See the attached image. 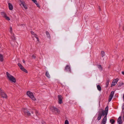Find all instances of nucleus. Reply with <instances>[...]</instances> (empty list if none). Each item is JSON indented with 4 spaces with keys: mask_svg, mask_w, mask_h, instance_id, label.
<instances>
[{
    "mask_svg": "<svg viewBox=\"0 0 124 124\" xmlns=\"http://www.w3.org/2000/svg\"><path fill=\"white\" fill-rule=\"evenodd\" d=\"M6 75L8 79L10 81L14 83L16 82L15 78L13 76L10 75L8 72H6Z\"/></svg>",
    "mask_w": 124,
    "mask_h": 124,
    "instance_id": "nucleus-1",
    "label": "nucleus"
},
{
    "mask_svg": "<svg viewBox=\"0 0 124 124\" xmlns=\"http://www.w3.org/2000/svg\"><path fill=\"white\" fill-rule=\"evenodd\" d=\"M27 94L28 96L32 100L35 101L36 100V98L34 97L32 93L30 91H28L27 93Z\"/></svg>",
    "mask_w": 124,
    "mask_h": 124,
    "instance_id": "nucleus-2",
    "label": "nucleus"
},
{
    "mask_svg": "<svg viewBox=\"0 0 124 124\" xmlns=\"http://www.w3.org/2000/svg\"><path fill=\"white\" fill-rule=\"evenodd\" d=\"M52 111L56 114H59L60 112L59 110L54 107H52L51 108Z\"/></svg>",
    "mask_w": 124,
    "mask_h": 124,
    "instance_id": "nucleus-3",
    "label": "nucleus"
},
{
    "mask_svg": "<svg viewBox=\"0 0 124 124\" xmlns=\"http://www.w3.org/2000/svg\"><path fill=\"white\" fill-rule=\"evenodd\" d=\"M0 95L3 98H7V95L3 90H1V88H0Z\"/></svg>",
    "mask_w": 124,
    "mask_h": 124,
    "instance_id": "nucleus-4",
    "label": "nucleus"
},
{
    "mask_svg": "<svg viewBox=\"0 0 124 124\" xmlns=\"http://www.w3.org/2000/svg\"><path fill=\"white\" fill-rule=\"evenodd\" d=\"M23 111L24 112L25 115L27 116L31 115V114L26 109H23Z\"/></svg>",
    "mask_w": 124,
    "mask_h": 124,
    "instance_id": "nucleus-5",
    "label": "nucleus"
},
{
    "mask_svg": "<svg viewBox=\"0 0 124 124\" xmlns=\"http://www.w3.org/2000/svg\"><path fill=\"white\" fill-rule=\"evenodd\" d=\"M18 66L21 69V70L27 73H28V71L27 70L23 68L22 65L20 63H18Z\"/></svg>",
    "mask_w": 124,
    "mask_h": 124,
    "instance_id": "nucleus-6",
    "label": "nucleus"
},
{
    "mask_svg": "<svg viewBox=\"0 0 124 124\" xmlns=\"http://www.w3.org/2000/svg\"><path fill=\"white\" fill-rule=\"evenodd\" d=\"M65 71L66 72H69L71 73V69L70 66L69 65H67L65 67Z\"/></svg>",
    "mask_w": 124,
    "mask_h": 124,
    "instance_id": "nucleus-7",
    "label": "nucleus"
},
{
    "mask_svg": "<svg viewBox=\"0 0 124 124\" xmlns=\"http://www.w3.org/2000/svg\"><path fill=\"white\" fill-rule=\"evenodd\" d=\"M58 103L60 104L62 103V97L61 95H59L58 96Z\"/></svg>",
    "mask_w": 124,
    "mask_h": 124,
    "instance_id": "nucleus-8",
    "label": "nucleus"
},
{
    "mask_svg": "<svg viewBox=\"0 0 124 124\" xmlns=\"http://www.w3.org/2000/svg\"><path fill=\"white\" fill-rule=\"evenodd\" d=\"M118 80V78H116L113 80L111 85V87L115 86Z\"/></svg>",
    "mask_w": 124,
    "mask_h": 124,
    "instance_id": "nucleus-9",
    "label": "nucleus"
},
{
    "mask_svg": "<svg viewBox=\"0 0 124 124\" xmlns=\"http://www.w3.org/2000/svg\"><path fill=\"white\" fill-rule=\"evenodd\" d=\"M114 91H112L111 92L109 96V98L108 100V101L109 102H110L111 100L112 97H113L114 94Z\"/></svg>",
    "mask_w": 124,
    "mask_h": 124,
    "instance_id": "nucleus-10",
    "label": "nucleus"
},
{
    "mask_svg": "<svg viewBox=\"0 0 124 124\" xmlns=\"http://www.w3.org/2000/svg\"><path fill=\"white\" fill-rule=\"evenodd\" d=\"M20 2L21 3L20 4V5L21 6V5H22L25 9H27V7L25 3L23 1H21Z\"/></svg>",
    "mask_w": 124,
    "mask_h": 124,
    "instance_id": "nucleus-11",
    "label": "nucleus"
},
{
    "mask_svg": "<svg viewBox=\"0 0 124 124\" xmlns=\"http://www.w3.org/2000/svg\"><path fill=\"white\" fill-rule=\"evenodd\" d=\"M107 116H105L102 121L101 124H105L107 121Z\"/></svg>",
    "mask_w": 124,
    "mask_h": 124,
    "instance_id": "nucleus-12",
    "label": "nucleus"
},
{
    "mask_svg": "<svg viewBox=\"0 0 124 124\" xmlns=\"http://www.w3.org/2000/svg\"><path fill=\"white\" fill-rule=\"evenodd\" d=\"M121 118L122 116H120L118 119L117 122L118 124H121L122 123V121Z\"/></svg>",
    "mask_w": 124,
    "mask_h": 124,
    "instance_id": "nucleus-13",
    "label": "nucleus"
},
{
    "mask_svg": "<svg viewBox=\"0 0 124 124\" xmlns=\"http://www.w3.org/2000/svg\"><path fill=\"white\" fill-rule=\"evenodd\" d=\"M102 116V114L101 112L100 111H99V113L97 117V119L99 120L101 119Z\"/></svg>",
    "mask_w": 124,
    "mask_h": 124,
    "instance_id": "nucleus-14",
    "label": "nucleus"
},
{
    "mask_svg": "<svg viewBox=\"0 0 124 124\" xmlns=\"http://www.w3.org/2000/svg\"><path fill=\"white\" fill-rule=\"evenodd\" d=\"M8 5L9 8V10H12L13 8L12 5L11 3H8Z\"/></svg>",
    "mask_w": 124,
    "mask_h": 124,
    "instance_id": "nucleus-15",
    "label": "nucleus"
},
{
    "mask_svg": "<svg viewBox=\"0 0 124 124\" xmlns=\"http://www.w3.org/2000/svg\"><path fill=\"white\" fill-rule=\"evenodd\" d=\"M108 106H107L105 108V111L106 112V115H105V116H107V115L108 111Z\"/></svg>",
    "mask_w": 124,
    "mask_h": 124,
    "instance_id": "nucleus-16",
    "label": "nucleus"
},
{
    "mask_svg": "<svg viewBox=\"0 0 124 124\" xmlns=\"http://www.w3.org/2000/svg\"><path fill=\"white\" fill-rule=\"evenodd\" d=\"M46 34L47 36V37L48 38H50L51 37L50 36V34L49 33V32L47 31H46Z\"/></svg>",
    "mask_w": 124,
    "mask_h": 124,
    "instance_id": "nucleus-17",
    "label": "nucleus"
},
{
    "mask_svg": "<svg viewBox=\"0 0 124 124\" xmlns=\"http://www.w3.org/2000/svg\"><path fill=\"white\" fill-rule=\"evenodd\" d=\"M11 34V38L14 41L16 40V38L15 37L14 34L13 33Z\"/></svg>",
    "mask_w": 124,
    "mask_h": 124,
    "instance_id": "nucleus-18",
    "label": "nucleus"
},
{
    "mask_svg": "<svg viewBox=\"0 0 124 124\" xmlns=\"http://www.w3.org/2000/svg\"><path fill=\"white\" fill-rule=\"evenodd\" d=\"M98 90L99 91H101V86L99 85H97V86Z\"/></svg>",
    "mask_w": 124,
    "mask_h": 124,
    "instance_id": "nucleus-19",
    "label": "nucleus"
},
{
    "mask_svg": "<svg viewBox=\"0 0 124 124\" xmlns=\"http://www.w3.org/2000/svg\"><path fill=\"white\" fill-rule=\"evenodd\" d=\"M46 75L47 78H50V76L47 71H46Z\"/></svg>",
    "mask_w": 124,
    "mask_h": 124,
    "instance_id": "nucleus-20",
    "label": "nucleus"
},
{
    "mask_svg": "<svg viewBox=\"0 0 124 124\" xmlns=\"http://www.w3.org/2000/svg\"><path fill=\"white\" fill-rule=\"evenodd\" d=\"M3 60V56L1 54H0V61L1 62H2Z\"/></svg>",
    "mask_w": 124,
    "mask_h": 124,
    "instance_id": "nucleus-21",
    "label": "nucleus"
},
{
    "mask_svg": "<svg viewBox=\"0 0 124 124\" xmlns=\"http://www.w3.org/2000/svg\"><path fill=\"white\" fill-rule=\"evenodd\" d=\"M109 80L107 79V82L106 83V86H105L106 87H107L109 84Z\"/></svg>",
    "mask_w": 124,
    "mask_h": 124,
    "instance_id": "nucleus-22",
    "label": "nucleus"
},
{
    "mask_svg": "<svg viewBox=\"0 0 124 124\" xmlns=\"http://www.w3.org/2000/svg\"><path fill=\"white\" fill-rule=\"evenodd\" d=\"M97 66L99 70H102V68L101 65H98Z\"/></svg>",
    "mask_w": 124,
    "mask_h": 124,
    "instance_id": "nucleus-23",
    "label": "nucleus"
},
{
    "mask_svg": "<svg viewBox=\"0 0 124 124\" xmlns=\"http://www.w3.org/2000/svg\"><path fill=\"white\" fill-rule=\"evenodd\" d=\"M101 54L102 55V57H103L105 55V52L103 51H101Z\"/></svg>",
    "mask_w": 124,
    "mask_h": 124,
    "instance_id": "nucleus-24",
    "label": "nucleus"
},
{
    "mask_svg": "<svg viewBox=\"0 0 124 124\" xmlns=\"http://www.w3.org/2000/svg\"><path fill=\"white\" fill-rule=\"evenodd\" d=\"M102 115L103 116H104L105 115H106V112L104 110H103L102 111Z\"/></svg>",
    "mask_w": 124,
    "mask_h": 124,
    "instance_id": "nucleus-25",
    "label": "nucleus"
},
{
    "mask_svg": "<svg viewBox=\"0 0 124 124\" xmlns=\"http://www.w3.org/2000/svg\"><path fill=\"white\" fill-rule=\"evenodd\" d=\"M9 31L10 33L11 34H13V32H12V27H10V29Z\"/></svg>",
    "mask_w": 124,
    "mask_h": 124,
    "instance_id": "nucleus-26",
    "label": "nucleus"
},
{
    "mask_svg": "<svg viewBox=\"0 0 124 124\" xmlns=\"http://www.w3.org/2000/svg\"><path fill=\"white\" fill-rule=\"evenodd\" d=\"M110 122L113 124L115 122V120L113 119H111L110 120Z\"/></svg>",
    "mask_w": 124,
    "mask_h": 124,
    "instance_id": "nucleus-27",
    "label": "nucleus"
},
{
    "mask_svg": "<svg viewBox=\"0 0 124 124\" xmlns=\"http://www.w3.org/2000/svg\"><path fill=\"white\" fill-rule=\"evenodd\" d=\"M1 15L3 16V17H4L7 15L4 12H1Z\"/></svg>",
    "mask_w": 124,
    "mask_h": 124,
    "instance_id": "nucleus-28",
    "label": "nucleus"
},
{
    "mask_svg": "<svg viewBox=\"0 0 124 124\" xmlns=\"http://www.w3.org/2000/svg\"><path fill=\"white\" fill-rule=\"evenodd\" d=\"M4 17L8 20H10V19L9 18V17H8L7 16V15L5 16Z\"/></svg>",
    "mask_w": 124,
    "mask_h": 124,
    "instance_id": "nucleus-29",
    "label": "nucleus"
},
{
    "mask_svg": "<svg viewBox=\"0 0 124 124\" xmlns=\"http://www.w3.org/2000/svg\"><path fill=\"white\" fill-rule=\"evenodd\" d=\"M119 84L118 85V87H119L123 85L124 84V83L123 82H121L119 83Z\"/></svg>",
    "mask_w": 124,
    "mask_h": 124,
    "instance_id": "nucleus-30",
    "label": "nucleus"
},
{
    "mask_svg": "<svg viewBox=\"0 0 124 124\" xmlns=\"http://www.w3.org/2000/svg\"><path fill=\"white\" fill-rule=\"evenodd\" d=\"M32 0L36 4H37V3H38L36 0Z\"/></svg>",
    "mask_w": 124,
    "mask_h": 124,
    "instance_id": "nucleus-31",
    "label": "nucleus"
},
{
    "mask_svg": "<svg viewBox=\"0 0 124 124\" xmlns=\"http://www.w3.org/2000/svg\"><path fill=\"white\" fill-rule=\"evenodd\" d=\"M31 32L32 35H35V36L36 35V34L33 31H31Z\"/></svg>",
    "mask_w": 124,
    "mask_h": 124,
    "instance_id": "nucleus-32",
    "label": "nucleus"
},
{
    "mask_svg": "<svg viewBox=\"0 0 124 124\" xmlns=\"http://www.w3.org/2000/svg\"><path fill=\"white\" fill-rule=\"evenodd\" d=\"M35 113L37 116H38L39 115V114L38 113V111L36 110L35 111Z\"/></svg>",
    "mask_w": 124,
    "mask_h": 124,
    "instance_id": "nucleus-33",
    "label": "nucleus"
},
{
    "mask_svg": "<svg viewBox=\"0 0 124 124\" xmlns=\"http://www.w3.org/2000/svg\"><path fill=\"white\" fill-rule=\"evenodd\" d=\"M65 124H69V122L67 120H66L65 122Z\"/></svg>",
    "mask_w": 124,
    "mask_h": 124,
    "instance_id": "nucleus-34",
    "label": "nucleus"
},
{
    "mask_svg": "<svg viewBox=\"0 0 124 124\" xmlns=\"http://www.w3.org/2000/svg\"><path fill=\"white\" fill-rule=\"evenodd\" d=\"M35 37L37 39V40L39 41V39L38 37L37 36V35H36L35 36Z\"/></svg>",
    "mask_w": 124,
    "mask_h": 124,
    "instance_id": "nucleus-35",
    "label": "nucleus"
},
{
    "mask_svg": "<svg viewBox=\"0 0 124 124\" xmlns=\"http://www.w3.org/2000/svg\"><path fill=\"white\" fill-rule=\"evenodd\" d=\"M42 124H46L45 122L43 121H42Z\"/></svg>",
    "mask_w": 124,
    "mask_h": 124,
    "instance_id": "nucleus-36",
    "label": "nucleus"
},
{
    "mask_svg": "<svg viewBox=\"0 0 124 124\" xmlns=\"http://www.w3.org/2000/svg\"><path fill=\"white\" fill-rule=\"evenodd\" d=\"M99 8V11H101V8L100 7V6H99V8Z\"/></svg>",
    "mask_w": 124,
    "mask_h": 124,
    "instance_id": "nucleus-37",
    "label": "nucleus"
},
{
    "mask_svg": "<svg viewBox=\"0 0 124 124\" xmlns=\"http://www.w3.org/2000/svg\"><path fill=\"white\" fill-rule=\"evenodd\" d=\"M32 58L34 59L35 58V56L34 55H33L32 56Z\"/></svg>",
    "mask_w": 124,
    "mask_h": 124,
    "instance_id": "nucleus-38",
    "label": "nucleus"
},
{
    "mask_svg": "<svg viewBox=\"0 0 124 124\" xmlns=\"http://www.w3.org/2000/svg\"><path fill=\"white\" fill-rule=\"evenodd\" d=\"M122 74L124 75V71H123L122 72Z\"/></svg>",
    "mask_w": 124,
    "mask_h": 124,
    "instance_id": "nucleus-39",
    "label": "nucleus"
},
{
    "mask_svg": "<svg viewBox=\"0 0 124 124\" xmlns=\"http://www.w3.org/2000/svg\"><path fill=\"white\" fill-rule=\"evenodd\" d=\"M36 5L38 7H39V4H38V3Z\"/></svg>",
    "mask_w": 124,
    "mask_h": 124,
    "instance_id": "nucleus-40",
    "label": "nucleus"
},
{
    "mask_svg": "<svg viewBox=\"0 0 124 124\" xmlns=\"http://www.w3.org/2000/svg\"><path fill=\"white\" fill-rule=\"evenodd\" d=\"M23 63H25V60H23Z\"/></svg>",
    "mask_w": 124,
    "mask_h": 124,
    "instance_id": "nucleus-41",
    "label": "nucleus"
},
{
    "mask_svg": "<svg viewBox=\"0 0 124 124\" xmlns=\"http://www.w3.org/2000/svg\"><path fill=\"white\" fill-rule=\"evenodd\" d=\"M21 25H22L23 26H25V25L24 24H23Z\"/></svg>",
    "mask_w": 124,
    "mask_h": 124,
    "instance_id": "nucleus-42",
    "label": "nucleus"
},
{
    "mask_svg": "<svg viewBox=\"0 0 124 124\" xmlns=\"http://www.w3.org/2000/svg\"><path fill=\"white\" fill-rule=\"evenodd\" d=\"M123 98V99L124 101V94Z\"/></svg>",
    "mask_w": 124,
    "mask_h": 124,
    "instance_id": "nucleus-43",
    "label": "nucleus"
},
{
    "mask_svg": "<svg viewBox=\"0 0 124 124\" xmlns=\"http://www.w3.org/2000/svg\"><path fill=\"white\" fill-rule=\"evenodd\" d=\"M123 120L124 121V115L123 116Z\"/></svg>",
    "mask_w": 124,
    "mask_h": 124,
    "instance_id": "nucleus-44",
    "label": "nucleus"
},
{
    "mask_svg": "<svg viewBox=\"0 0 124 124\" xmlns=\"http://www.w3.org/2000/svg\"><path fill=\"white\" fill-rule=\"evenodd\" d=\"M123 30L124 31V26H123Z\"/></svg>",
    "mask_w": 124,
    "mask_h": 124,
    "instance_id": "nucleus-45",
    "label": "nucleus"
},
{
    "mask_svg": "<svg viewBox=\"0 0 124 124\" xmlns=\"http://www.w3.org/2000/svg\"><path fill=\"white\" fill-rule=\"evenodd\" d=\"M31 113H32V114H33V112H31Z\"/></svg>",
    "mask_w": 124,
    "mask_h": 124,
    "instance_id": "nucleus-46",
    "label": "nucleus"
}]
</instances>
